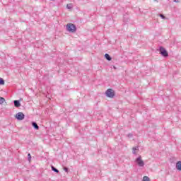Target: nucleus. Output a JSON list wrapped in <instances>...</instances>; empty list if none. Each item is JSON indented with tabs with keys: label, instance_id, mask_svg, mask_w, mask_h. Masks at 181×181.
<instances>
[{
	"label": "nucleus",
	"instance_id": "0eeeda50",
	"mask_svg": "<svg viewBox=\"0 0 181 181\" xmlns=\"http://www.w3.org/2000/svg\"><path fill=\"white\" fill-rule=\"evenodd\" d=\"M176 169L177 170L181 171V161H178L176 163Z\"/></svg>",
	"mask_w": 181,
	"mask_h": 181
},
{
	"label": "nucleus",
	"instance_id": "39448f33",
	"mask_svg": "<svg viewBox=\"0 0 181 181\" xmlns=\"http://www.w3.org/2000/svg\"><path fill=\"white\" fill-rule=\"evenodd\" d=\"M16 118L18 121H23V119H25V114L20 112L16 115Z\"/></svg>",
	"mask_w": 181,
	"mask_h": 181
},
{
	"label": "nucleus",
	"instance_id": "1a4fd4ad",
	"mask_svg": "<svg viewBox=\"0 0 181 181\" xmlns=\"http://www.w3.org/2000/svg\"><path fill=\"white\" fill-rule=\"evenodd\" d=\"M132 153L133 155H136V152L135 151H139V146H135L132 148Z\"/></svg>",
	"mask_w": 181,
	"mask_h": 181
},
{
	"label": "nucleus",
	"instance_id": "f03ea898",
	"mask_svg": "<svg viewBox=\"0 0 181 181\" xmlns=\"http://www.w3.org/2000/svg\"><path fill=\"white\" fill-rule=\"evenodd\" d=\"M158 51H159L160 54H161V56H163V57H169V53L168 52L166 49H165L163 47H160Z\"/></svg>",
	"mask_w": 181,
	"mask_h": 181
},
{
	"label": "nucleus",
	"instance_id": "4468645a",
	"mask_svg": "<svg viewBox=\"0 0 181 181\" xmlns=\"http://www.w3.org/2000/svg\"><path fill=\"white\" fill-rule=\"evenodd\" d=\"M3 103H5V98L0 97V104H2Z\"/></svg>",
	"mask_w": 181,
	"mask_h": 181
},
{
	"label": "nucleus",
	"instance_id": "f257e3e1",
	"mask_svg": "<svg viewBox=\"0 0 181 181\" xmlns=\"http://www.w3.org/2000/svg\"><path fill=\"white\" fill-rule=\"evenodd\" d=\"M66 30L71 33H76L77 31V27L73 23H68L66 25Z\"/></svg>",
	"mask_w": 181,
	"mask_h": 181
},
{
	"label": "nucleus",
	"instance_id": "a211bd4d",
	"mask_svg": "<svg viewBox=\"0 0 181 181\" xmlns=\"http://www.w3.org/2000/svg\"><path fill=\"white\" fill-rule=\"evenodd\" d=\"M127 136H128V138H132V136H134V134H129L127 135Z\"/></svg>",
	"mask_w": 181,
	"mask_h": 181
},
{
	"label": "nucleus",
	"instance_id": "412c9836",
	"mask_svg": "<svg viewBox=\"0 0 181 181\" xmlns=\"http://www.w3.org/2000/svg\"><path fill=\"white\" fill-rule=\"evenodd\" d=\"M71 7H68V9H71Z\"/></svg>",
	"mask_w": 181,
	"mask_h": 181
},
{
	"label": "nucleus",
	"instance_id": "4be33fe9",
	"mask_svg": "<svg viewBox=\"0 0 181 181\" xmlns=\"http://www.w3.org/2000/svg\"><path fill=\"white\" fill-rule=\"evenodd\" d=\"M114 69H116L115 66H114Z\"/></svg>",
	"mask_w": 181,
	"mask_h": 181
},
{
	"label": "nucleus",
	"instance_id": "f3484780",
	"mask_svg": "<svg viewBox=\"0 0 181 181\" xmlns=\"http://www.w3.org/2000/svg\"><path fill=\"white\" fill-rule=\"evenodd\" d=\"M64 170L65 172H66V173H69V168H67V167H64Z\"/></svg>",
	"mask_w": 181,
	"mask_h": 181
},
{
	"label": "nucleus",
	"instance_id": "2eb2a0df",
	"mask_svg": "<svg viewBox=\"0 0 181 181\" xmlns=\"http://www.w3.org/2000/svg\"><path fill=\"white\" fill-rule=\"evenodd\" d=\"M28 158L29 162H30V160H32V156L30 155V153L28 154Z\"/></svg>",
	"mask_w": 181,
	"mask_h": 181
},
{
	"label": "nucleus",
	"instance_id": "9b49d317",
	"mask_svg": "<svg viewBox=\"0 0 181 181\" xmlns=\"http://www.w3.org/2000/svg\"><path fill=\"white\" fill-rule=\"evenodd\" d=\"M52 170L55 172V173H59V170H57V168H54L53 165H52Z\"/></svg>",
	"mask_w": 181,
	"mask_h": 181
},
{
	"label": "nucleus",
	"instance_id": "423d86ee",
	"mask_svg": "<svg viewBox=\"0 0 181 181\" xmlns=\"http://www.w3.org/2000/svg\"><path fill=\"white\" fill-rule=\"evenodd\" d=\"M13 104L14 107H16V108H19V107H21V102L19 100H14Z\"/></svg>",
	"mask_w": 181,
	"mask_h": 181
},
{
	"label": "nucleus",
	"instance_id": "aec40b11",
	"mask_svg": "<svg viewBox=\"0 0 181 181\" xmlns=\"http://www.w3.org/2000/svg\"><path fill=\"white\" fill-rule=\"evenodd\" d=\"M173 2H175L176 4H179L180 1L179 0H173Z\"/></svg>",
	"mask_w": 181,
	"mask_h": 181
},
{
	"label": "nucleus",
	"instance_id": "dca6fc26",
	"mask_svg": "<svg viewBox=\"0 0 181 181\" xmlns=\"http://www.w3.org/2000/svg\"><path fill=\"white\" fill-rule=\"evenodd\" d=\"M159 16L161 19H166V17L163 14H160Z\"/></svg>",
	"mask_w": 181,
	"mask_h": 181
},
{
	"label": "nucleus",
	"instance_id": "20e7f679",
	"mask_svg": "<svg viewBox=\"0 0 181 181\" xmlns=\"http://www.w3.org/2000/svg\"><path fill=\"white\" fill-rule=\"evenodd\" d=\"M135 162L139 168H144V166H145V163L142 160V157L141 156L136 158Z\"/></svg>",
	"mask_w": 181,
	"mask_h": 181
},
{
	"label": "nucleus",
	"instance_id": "6e6552de",
	"mask_svg": "<svg viewBox=\"0 0 181 181\" xmlns=\"http://www.w3.org/2000/svg\"><path fill=\"white\" fill-rule=\"evenodd\" d=\"M32 126L33 127L34 129H39V125L35 122H32Z\"/></svg>",
	"mask_w": 181,
	"mask_h": 181
},
{
	"label": "nucleus",
	"instance_id": "7ed1b4c3",
	"mask_svg": "<svg viewBox=\"0 0 181 181\" xmlns=\"http://www.w3.org/2000/svg\"><path fill=\"white\" fill-rule=\"evenodd\" d=\"M105 95L109 98H114V97H115V92L114 91V90L109 88L106 90Z\"/></svg>",
	"mask_w": 181,
	"mask_h": 181
},
{
	"label": "nucleus",
	"instance_id": "6ab92c4d",
	"mask_svg": "<svg viewBox=\"0 0 181 181\" xmlns=\"http://www.w3.org/2000/svg\"><path fill=\"white\" fill-rule=\"evenodd\" d=\"M123 21H124V22L127 23V22H128V18L124 17Z\"/></svg>",
	"mask_w": 181,
	"mask_h": 181
},
{
	"label": "nucleus",
	"instance_id": "f8f14e48",
	"mask_svg": "<svg viewBox=\"0 0 181 181\" xmlns=\"http://www.w3.org/2000/svg\"><path fill=\"white\" fill-rule=\"evenodd\" d=\"M4 84H5V81L4 78H0V86H4Z\"/></svg>",
	"mask_w": 181,
	"mask_h": 181
},
{
	"label": "nucleus",
	"instance_id": "9d476101",
	"mask_svg": "<svg viewBox=\"0 0 181 181\" xmlns=\"http://www.w3.org/2000/svg\"><path fill=\"white\" fill-rule=\"evenodd\" d=\"M105 58L106 59V60H107L108 62H111L112 60V58L111 57V56H110L108 54H105Z\"/></svg>",
	"mask_w": 181,
	"mask_h": 181
},
{
	"label": "nucleus",
	"instance_id": "ddd939ff",
	"mask_svg": "<svg viewBox=\"0 0 181 181\" xmlns=\"http://www.w3.org/2000/svg\"><path fill=\"white\" fill-rule=\"evenodd\" d=\"M143 181H150L149 177H148V176H144V177H143Z\"/></svg>",
	"mask_w": 181,
	"mask_h": 181
}]
</instances>
